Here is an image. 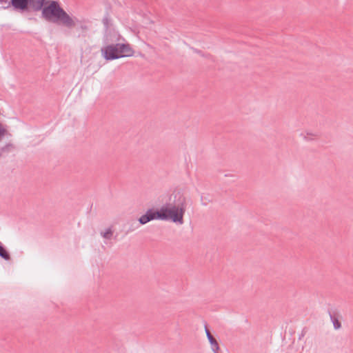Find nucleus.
Listing matches in <instances>:
<instances>
[{"mask_svg":"<svg viewBox=\"0 0 353 353\" xmlns=\"http://www.w3.org/2000/svg\"><path fill=\"white\" fill-rule=\"evenodd\" d=\"M176 196H178L177 201L174 204L162 206L158 210H148L145 214L139 218V223L143 225L150 221L159 219L172 221L180 225L183 224V216L186 210V201L185 198L180 194H176L175 198Z\"/></svg>","mask_w":353,"mask_h":353,"instance_id":"nucleus-1","label":"nucleus"},{"mask_svg":"<svg viewBox=\"0 0 353 353\" xmlns=\"http://www.w3.org/2000/svg\"><path fill=\"white\" fill-rule=\"evenodd\" d=\"M101 53L106 60H113L134 55V50L128 43L108 45L101 49Z\"/></svg>","mask_w":353,"mask_h":353,"instance_id":"nucleus-2","label":"nucleus"},{"mask_svg":"<svg viewBox=\"0 0 353 353\" xmlns=\"http://www.w3.org/2000/svg\"><path fill=\"white\" fill-rule=\"evenodd\" d=\"M63 10L59 7L56 1H52L48 6L43 10V16L49 19H57Z\"/></svg>","mask_w":353,"mask_h":353,"instance_id":"nucleus-3","label":"nucleus"},{"mask_svg":"<svg viewBox=\"0 0 353 353\" xmlns=\"http://www.w3.org/2000/svg\"><path fill=\"white\" fill-rule=\"evenodd\" d=\"M57 20H59L63 25L72 27L74 25V21L64 11H63Z\"/></svg>","mask_w":353,"mask_h":353,"instance_id":"nucleus-4","label":"nucleus"},{"mask_svg":"<svg viewBox=\"0 0 353 353\" xmlns=\"http://www.w3.org/2000/svg\"><path fill=\"white\" fill-rule=\"evenodd\" d=\"M30 0H11L12 5L19 10H25L28 5Z\"/></svg>","mask_w":353,"mask_h":353,"instance_id":"nucleus-5","label":"nucleus"},{"mask_svg":"<svg viewBox=\"0 0 353 353\" xmlns=\"http://www.w3.org/2000/svg\"><path fill=\"white\" fill-rule=\"evenodd\" d=\"M8 134L6 126L0 122V141Z\"/></svg>","mask_w":353,"mask_h":353,"instance_id":"nucleus-6","label":"nucleus"},{"mask_svg":"<svg viewBox=\"0 0 353 353\" xmlns=\"http://www.w3.org/2000/svg\"><path fill=\"white\" fill-rule=\"evenodd\" d=\"M101 234L105 239H110L112 236V230L108 228L105 232H102Z\"/></svg>","mask_w":353,"mask_h":353,"instance_id":"nucleus-7","label":"nucleus"},{"mask_svg":"<svg viewBox=\"0 0 353 353\" xmlns=\"http://www.w3.org/2000/svg\"><path fill=\"white\" fill-rule=\"evenodd\" d=\"M0 256H1L5 259H9V255L7 251L1 246H0Z\"/></svg>","mask_w":353,"mask_h":353,"instance_id":"nucleus-8","label":"nucleus"},{"mask_svg":"<svg viewBox=\"0 0 353 353\" xmlns=\"http://www.w3.org/2000/svg\"><path fill=\"white\" fill-rule=\"evenodd\" d=\"M209 342L213 346L214 350H217L219 349L218 343L216 342V339L214 337L209 339Z\"/></svg>","mask_w":353,"mask_h":353,"instance_id":"nucleus-9","label":"nucleus"},{"mask_svg":"<svg viewBox=\"0 0 353 353\" xmlns=\"http://www.w3.org/2000/svg\"><path fill=\"white\" fill-rule=\"evenodd\" d=\"M205 334H206V336H207L208 340L213 337L212 336V334H210V331L207 328H205Z\"/></svg>","mask_w":353,"mask_h":353,"instance_id":"nucleus-10","label":"nucleus"}]
</instances>
